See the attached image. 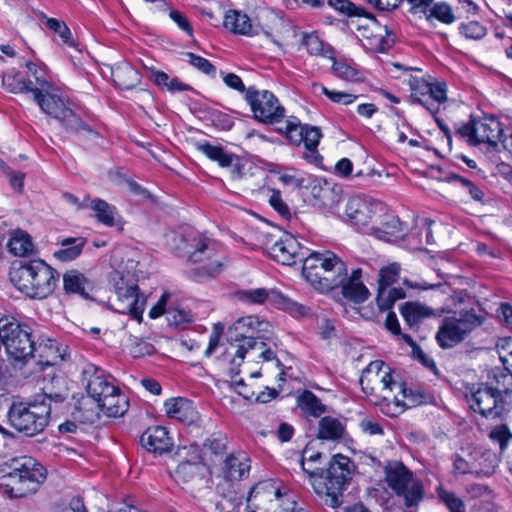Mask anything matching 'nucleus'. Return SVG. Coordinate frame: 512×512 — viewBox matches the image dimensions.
Segmentation results:
<instances>
[{"label":"nucleus","mask_w":512,"mask_h":512,"mask_svg":"<svg viewBox=\"0 0 512 512\" xmlns=\"http://www.w3.org/2000/svg\"><path fill=\"white\" fill-rule=\"evenodd\" d=\"M60 274L44 260H22L10 271V280L30 299H46L55 291Z\"/></svg>","instance_id":"nucleus-1"},{"label":"nucleus","mask_w":512,"mask_h":512,"mask_svg":"<svg viewBox=\"0 0 512 512\" xmlns=\"http://www.w3.org/2000/svg\"><path fill=\"white\" fill-rule=\"evenodd\" d=\"M67 393L43 394L33 401H13L7 412L9 425L16 431L32 437L44 431L49 423L51 401L56 403L66 399Z\"/></svg>","instance_id":"nucleus-2"},{"label":"nucleus","mask_w":512,"mask_h":512,"mask_svg":"<svg viewBox=\"0 0 512 512\" xmlns=\"http://www.w3.org/2000/svg\"><path fill=\"white\" fill-rule=\"evenodd\" d=\"M301 467L308 474L315 493L325 505L337 509L343 504V492L352 478L351 461L348 457L341 454L333 456L324 477L306 468L303 459Z\"/></svg>","instance_id":"nucleus-3"},{"label":"nucleus","mask_w":512,"mask_h":512,"mask_svg":"<svg viewBox=\"0 0 512 512\" xmlns=\"http://www.w3.org/2000/svg\"><path fill=\"white\" fill-rule=\"evenodd\" d=\"M174 242L175 249L186 256L188 262L196 265L191 270V276L195 281H205L220 274L222 263L216 258V248L212 240L203 235L188 232L176 235Z\"/></svg>","instance_id":"nucleus-4"},{"label":"nucleus","mask_w":512,"mask_h":512,"mask_svg":"<svg viewBox=\"0 0 512 512\" xmlns=\"http://www.w3.org/2000/svg\"><path fill=\"white\" fill-rule=\"evenodd\" d=\"M46 478L45 468L29 456L14 457L0 465V486L15 498L36 492Z\"/></svg>","instance_id":"nucleus-5"},{"label":"nucleus","mask_w":512,"mask_h":512,"mask_svg":"<svg viewBox=\"0 0 512 512\" xmlns=\"http://www.w3.org/2000/svg\"><path fill=\"white\" fill-rule=\"evenodd\" d=\"M302 274L318 291L327 292L339 287L346 264L334 252H312L303 257Z\"/></svg>","instance_id":"nucleus-6"},{"label":"nucleus","mask_w":512,"mask_h":512,"mask_svg":"<svg viewBox=\"0 0 512 512\" xmlns=\"http://www.w3.org/2000/svg\"><path fill=\"white\" fill-rule=\"evenodd\" d=\"M115 297L110 299L111 307L121 314H129L137 321L142 320L146 298L138 293L136 275L127 269H118L110 274Z\"/></svg>","instance_id":"nucleus-7"},{"label":"nucleus","mask_w":512,"mask_h":512,"mask_svg":"<svg viewBox=\"0 0 512 512\" xmlns=\"http://www.w3.org/2000/svg\"><path fill=\"white\" fill-rule=\"evenodd\" d=\"M37 83L40 85V88L34 90L33 98L44 113L58 120L68 131L74 133L85 131L93 137L99 136L96 131L86 125L81 118L73 112L68 102L60 95L54 91L45 89V86L50 87L46 81L37 77Z\"/></svg>","instance_id":"nucleus-8"},{"label":"nucleus","mask_w":512,"mask_h":512,"mask_svg":"<svg viewBox=\"0 0 512 512\" xmlns=\"http://www.w3.org/2000/svg\"><path fill=\"white\" fill-rule=\"evenodd\" d=\"M293 507V495L272 479L257 483L247 497L248 512H291Z\"/></svg>","instance_id":"nucleus-9"},{"label":"nucleus","mask_w":512,"mask_h":512,"mask_svg":"<svg viewBox=\"0 0 512 512\" xmlns=\"http://www.w3.org/2000/svg\"><path fill=\"white\" fill-rule=\"evenodd\" d=\"M0 343L15 360H24L34 354L35 341L30 328L14 317L0 318Z\"/></svg>","instance_id":"nucleus-10"},{"label":"nucleus","mask_w":512,"mask_h":512,"mask_svg":"<svg viewBox=\"0 0 512 512\" xmlns=\"http://www.w3.org/2000/svg\"><path fill=\"white\" fill-rule=\"evenodd\" d=\"M483 318L473 309L454 313L442 320L436 340L440 347L447 349L462 342L475 328L479 327Z\"/></svg>","instance_id":"nucleus-11"},{"label":"nucleus","mask_w":512,"mask_h":512,"mask_svg":"<svg viewBox=\"0 0 512 512\" xmlns=\"http://www.w3.org/2000/svg\"><path fill=\"white\" fill-rule=\"evenodd\" d=\"M245 99L251 107L254 118L265 124L279 123L285 116V108L275 95L268 90L249 87Z\"/></svg>","instance_id":"nucleus-12"},{"label":"nucleus","mask_w":512,"mask_h":512,"mask_svg":"<svg viewBox=\"0 0 512 512\" xmlns=\"http://www.w3.org/2000/svg\"><path fill=\"white\" fill-rule=\"evenodd\" d=\"M387 207L380 201L366 197L356 196L349 199L345 214L348 220L356 226H376Z\"/></svg>","instance_id":"nucleus-13"},{"label":"nucleus","mask_w":512,"mask_h":512,"mask_svg":"<svg viewBox=\"0 0 512 512\" xmlns=\"http://www.w3.org/2000/svg\"><path fill=\"white\" fill-rule=\"evenodd\" d=\"M384 362L381 360L372 361L363 371L359 379L362 390L367 395H376L387 400L388 394L393 390L396 382L393 380L390 371L382 373Z\"/></svg>","instance_id":"nucleus-14"},{"label":"nucleus","mask_w":512,"mask_h":512,"mask_svg":"<svg viewBox=\"0 0 512 512\" xmlns=\"http://www.w3.org/2000/svg\"><path fill=\"white\" fill-rule=\"evenodd\" d=\"M469 405L474 412L490 419L501 417L505 410V400L494 387V382L479 387L471 395Z\"/></svg>","instance_id":"nucleus-15"},{"label":"nucleus","mask_w":512,"mask_h":512,"mask_svg":"<svg viewBox=\"0 0 512 512\" xmlns=\"http://www.w3.org/2000/svg\"><path fill=\"white\" fill-rule=\"evenodd\" d=\"M238 296L240 300L248 304H263L269 302L278 308L286 309L300 315H305L308 311L307 307L292 301L274 289L257 288L242 290L238 292Z\"/></svg>","instance_id":"nucleus-16"},{"label":"nucleus","mask_w":512,"mask_h":512,"mask_svg":"<svg viewBox=\"0 0 512 512\" xmlns=\"http://www.w3.org/2000/svg\"><path fill=\"white\" fill-rule=\"evenodd\" d=\"M265 247L269 256L283 265H293L304 257L300 244L289 233H283L279 238L269 235Z\"/></svg>","instance_id":"nucleus-17"},{"label":"nucleus","mask_w":512,"mask_h":512,"mask_svg":"<svg viewBox=\"0 0 512 512\" xmlns=\"http://www.w3.org/2000/svg\"><path fill=\"white\" fill-rule=\"evenodd\" d=\"M83 381L86 382L87 396L95 402H100L110 393L119 391V388L109 380L105 372L94 366H89L83 371Z\"/></svg>","instance_id":"nucleus-18"},{"label":"nucleus","mask_w":512,"mask_h":512,"mask_svg":"<svg viewBox=\"0 0 512 512\" xmlns=\"http://www.w3.org/2000/svg\"><path fill=\"white\" fill-rule=\"evenodd\" d=\"M248 357L252 361H270L275 358V353L267 347V344L255 336H247L237 345L233 364L241 365L242 360Z\"/></svg>","instance_id":"nucleus-19"},{"label":"nucleus","mask_w":512,"mask_h":512,"mask_svg":"<svg viewBox=\"0 0 512 512\" xmlns=\"http://www.w3.org/2000/svg\"><path fill=\"white\" fill-rule=\"evenodd\" d=\"M361 278L362 269H353L350 276H348V269L346 268L343 281L339 285L342 288L343 296L354 303H362L370 295L368 288L363 284Z\"/></svg>","instance_id":"nucleus-20"},{"label":"nucleus","mask_w":512,"mask_h":512,"mask_svg":"<svg viewBox=\"0 0 512 512\" xmlns=\"http://www.w3.org/2000/svg\"><path fill=\"white\" fill-rule=\"evenodd\" d=\"M141 445L154 454L162 455L171 450L172 442L164 427H149L140 438Z\"/></svg>","instance_id":"nucleus-21"},{"label":"nucleus","mask_w":512,"mask_h":512,"mask_svg":"<svg viewBox=\"0 0 512 512\" xmlns=\"http://www.w3.org/2000/svg\"><path fill=\"white\" fill-rule=\"evenodd\" d=\"M250 462L248 455L242 451L227 456L223 465L224 481L233 483L247 478L251 468Z\"/></svg>","instance_id":"nucleus-22"},{"label":"nucleus","mask_w":512,"mask_h":512,"mask_svg":"<svg viewBox=\"0 0 512 512\" xmlns=\"http://www.w3.org/2000/svg\"><path fill=\"white\" fill-rule=\"evenodd\" d=\"M476 145L485 143L492 147L497 146L503 137L501 123L494 117H485L475 121Z\"/></svg>","instance_id":"nucleus-23"},{"label":"nucleus","mask_w":512,"mask_h":512,"mask_svg":"<svg viewBox=\"0 0 512 512\" xmlns=\"http://www.w3.org/2000/svg\"><path fill=\"white\" fill-rule=\"evenodd\" d=\"M166 414L169 418L183 423H193L197 419V411L193 403L182 397L171 398L164 403Z\"/></svg>","instance_id":"nucleus-24"},{"label":"nucleus","mask_w":512,"mask_h":512,"mask_svg":"<svg viewBox=\"0 0 512 512\" xmlns=\"http://www.w3.org/2000/svg\"><path fill=\"white\" fill-rule=\"evenodd\" d=\"M223 25L234 34L251 37L259 33L257 27L252 24L251 19L245 13L238 10L227 11Z\"/></svg>","instance_id":"nucleus-25"},{"label":"nucleus","mask_w":512,"mask_h":512,"mask_svg":"<svg viewBox=\"0 0 512 512\" xmlns=\"http://www.w3.org/2000/svg\"><path fill=\"white\" fill-rule=\"evenodd\" d=\"M385 481L388 487L395 491L403 485L416 478L412 471H410L401 461L392 460L388 461L384 467Z\"/></svg>","instance_id":"nucleus-26"},{"label":"nucleus","mask_w":512,"mask_h":512,"mask_svg":"<svg viewBox=\"0 0 512 512\" xmlns=\"http://www.w3.org/2000/svg\"><path fill=\"white\" fill-rule=\"evenodd\" d=\"M63 286L67 293L79 294L89 298L94 289L93 282L78 270H68L63 275Z\"/></svg>","instance_id":"nucleus-27"},{"label":"nucleus","mask_w":512,"mask_h":512,"mask_svg":"<svg viewBox=\"0 0 512 512\" xmlns=\"http://www.w3.org/2000/svg\"><path fill=\"white\" fill-rule=\"evenodd\" d=\"M393 492L402 505L407 509L418 507L425 494L424 486L417 478L410 480V482Z\"/></svg>","instance_id":"nucleus-28"},{"label":"nucleus","mask_w":512,"mask_h":512,"mask_svg":"<svg viewBox=\"0 0 512 512\" xmlns=\"http://www.w3.org/2000/svg\"><path fill=\"white\" fill-rule=\"evenodd\" d=\"M311 195L316 205L324 208H332L340 201V195L327 182L322 183L318 179L311 182Z\"/></svg>","instance_id":"nucleus-29"},{"label":"nucleus","mask_w":512,"mask_h":512,"mask_svg":"<svg viewBox=\"0 0 512 512\" xmlns=\"http://www.w3.org/2000/svg\"><path fill=\"white\" fill-rule=\"evenodd\" d=\"M203 471L202 457L195 451L190 460L182 461L174 471L177 482L188 483L198 477Z\"/></svg>","instance_id":"nucleus-30"},{"label":"nucleus","mask_w":512,"mask_h":512,"mask_svg":"<svg viewBox=\"0 0 512 512\" xmlns=\"http://www.w3.org/2000/svg\"><path fill=\"white\" fill-rule=\"evenodd\" d=\"M112 78L121 89H132L141 82L139 72L128 63H121L112 69Z\"/></svg>","instance_id":"nucleus-31"},{"label":"nucleus","mask_w":512,"mask_h":512,"mask_svg":"<svg viewBox=\"0 0 512 512\" xmlns=\"http://www.w3.org/2000/svg\"><path fill=\"white\" fill-rule=\"evenodd\" d=\"M74 420L86 424L94 423L99 419L100 409L98 403L91 397L85 396L77 401L74 411L72 412Z\"/></svg>","instance_id":"nucleus-32"},{"label":"nucleus","mask_w":512,"mask_h":512,"mask_svg":"<svg viewBox=\"0 0 512 512\" xmlns=\"http://www.w3.org/2000/svg\"><path fill=\"white\" fill-rule=\"evenodd\" d=\"M269 326L268 322L260 321L255 316L243 317L233 325V330L237 333L234 340L240 343L245 337L254 336V332L267 331Z\"/></svg>","instance_id":"nucleus-33"},{"label":"nucleus","mask_w":512,"mask_h":512,"mask_svg":"<svg viewBox=\"0 0 512 512\" xmlns=\"http://www.w3.org/2000/svg\"><path fill=\"white\" fill-rule=\"evenodd\" d=\"M100 412L102 411L108 417H121L128 410V400L121 394V391L110 393L102 401L97 402Z\"/></svg>","instance_id":"nucleus-34"},{"label":"nucleus","mask_w":512,"mask_h":512,"mask_svg":"<svg viewBox=\"0 0 512 512\" xmlns=\"http://www.w3.org/2000/svg\"><path fill=\"white\" fill-rule=\"evenodd\" d=\"M345 425L337 418L322 417L318 425L317 437L323 440L337 441L344 437Z\"/></svg>","instance_id":"nucleus-35"},{"label":"nucleus","mask_w":512,"mask_h":512,"mask_svg":"<svg viewBox=\"0 0 512 512\" xmlns=\"http://www.w3.org/2000/svg\"><path fill=\"white\" fill-rule=\"evenodd\" d=\"M430 84L431 82L425 80L424 78L411 77L409 79V87L413 101L421 104L429 112L437 113L438 107L433 103H429L428 99H426L430 91Z\"/></svg>","instance_id":"nucleus-36"},{"label":"nucleus","mask_w":512,"mask_h":512,"mask_svg":"<svg viewBox=\"0 0 512 512\" xmlns=\"http://www.w3.org/2000/svg\"><path fill=\"white\" fill-rule=\"evenodd\" d=\"M401 314L405 322L412 328L424 319L433 316L434 312L431 308L419 302H406L401 307Z\"/></svg>","instance_id":"nucleus-37"},{"label":"nucleus","mask_w":512,"mask_h":512,"mask_svg":"<svg viewBox=\"0 0 512 512\" xmlns=\"http://www.w3.org/2000/svg\"><path fill=\"white\" fill-rule=\"evenodd\" d=\"M34 353L48 365H54L63 359L57 341L49 338H40L38 343L35 342Z\"/></svg>","instance_id":"nucleus-38"},{"label":"nucleus","mask_w":512,"mask_h":512,"mask_svg":"<svg viewBox=\"0 0 512 512\" xmlns=\"http://www.w3.org/2000/svg\"><path fill=\"white\" fill-rule=\"evenodd\" d=\"M321 137L322 134L318 127L305 125L302 143L305 146L306 152L303 157L310 163H316L321 158L317 151Z\"/></svg>","instance_id":"nucleus-39"},{"label":"nucleus","mask_w":512,"mask_h":512,"mask_svg":"<svg viewBox=\"0 0 512 512\" xmlns=\"http://www.w3.org/2000/svg\"><path fill=\"white\" fill-rule=\"evenodd\" d=\"M479 454V449H474L467 452V457L459 454L454 456L453 467L457 474H480L486 472L481 464L477 463L476 456Z\"/></svg>","instance_id":"nucleus-40"},{"label":"nucleus","mask_w":512,"mask_h":512,"mask_svg":"<svg viewBox=\"0 0 512 512\" xmlns=\"http://www.w3.org/2000/svg\"><path fill=\"white\" fill-rule=\"evenodd\" d=\"M196 148L221 167H228L235 160L234 154L228 153L221 146L212 145L208 141L197 142Z\"/></svg>","instance_id":"nucleus-41"},{"label":"nucleus","mask_w":512,"mask_h":512,"mask_svg":"<svg viewBox=\"0 0 512 512\" xmlns=\"http://www.w3.org/2000/svg\"><path fill=\"white\" fill-rule=\"evenodd\" d=\"M85 240L81 237L66 238L61 241V248L54 252V257L61 262L76 259L82 252Z\"/></svg>","instance_id":"nucleus-42"},{"label":"nucleus","mask_w":512,"mask_h":512,"mask_svg":"<svg viewBox=\"0 0 512 512\" xmlns=\"http://www.w3.org/2000/svg\"><path fill=\"white\" fill-rule=\"evenodd\" d=\"M2 83L12 93L31 92L34 95V90H36L30 80H27L21 72L15 70L4 73Z\"/></svg>","instance_id":"nucleus-43"},{"label":"nucleus","mask_w":512,"mask_h":512,"mask_svg":"<svg viewBox=\"0 0 512 512\" xmlns=\"http://www.w3.org/2000/svg\"><path fill=\"white\" fill-rule=\"evenodd\" d=\"M298 407L307 415L320 417L326 411V406L311 391H303L297 398Z\"/></svg>","instance_id":"nucleus-44"},{"label":"nucleus","mask_w":512,"mask_h":512,"mask_svg":"<svg viewBox=\"0 0 512 512\" xmlns=\"http://www.w3.org/2000/svg\"><path fill=\"white\" fill-rule=\"evenodd\" d=\"M89 206L95 212V217L100 223L109 227L116 225L118 213L114 206L102 199L91 200Z\"/></svg>","instance_id":"nucleus-45"},{"label":"nucleus","mask_w":512,"mask_h":512,"mask_svg":"<svg viewBox=\"0 0 512 512\" xmlns=\"http://www.w3.org/2000/svg\"><path fill=\"white\" fill-rule=\"evenodd\" d=\"M405 297L406 293L402 288L378 287L376 302L379 310L383 312L389 310L397 300Z\"/></svg>","instance_id":"nucleus-46"},{"label":"nucleus","mask_w":512,"mask_h":512,"mask_svg":"<svg viewBox=\"0 0 512 512\" xmlns=\"http://www.w3.org/2000/svg\"><path fill=\"white\" fill-rule=\"evenodd\" d=\"M8 248L15 256L25 257L33 252L34 245L28 234L17 231L9 240Z\"/></svg>","instance_id":"nucleus-47"},{"label":"nucleus","mask_w":512,"mask_h":512,"mask_svg":"<svg viewBox=\"0 0 512 512\" xmlns=\"http://www.w3.org/2000/svg\"><path fill=\"white\" fill-rule=\"evenodd\" d=\"M277 131L285 134L291 144L300 145L303 141L305 125H302L298 118L291 116L277 128Z\"/></svg>","instance_id":"nucleus-48"},{"label":"nucleus","mask_w":512,"mask_h":512,"mask_svg":"<svg viewBox=\"0 0 512 512\" xmlns=\"http://www.w3.org/2000/svg\"><path fill=\"white\" fill-rule=\"evenodd\" d=\"M40 18L48 29H50L52 32H54L60 37L63 44L70 47L75 46V41L72 37V33L64 21L57 18L47 17L43 13L41 14Z\"/></svg>","instance_id":"nucleus-49"},{"label":"nucleus","mask_w":512,"mask_h":512,"mask_svg":"<svg viewBox=\"0 0 512 512\" xmlns=\"http://www.w3.org/2000/svg\"><path fill=\"white\" fill-rule=\"evenodd\" d=\"M333 73L340 79L351 82L362 80L361 72L346 60H334L332 65Z\"/></svg>","instance_id":"nucleus-50"},{"label":"nucleus","mask_w":512,"mask_h":512,"mask_svg":"<svg viewBox=\"0 0 512 512\" xmlns=\"http://www.w3.org/2000/svg\"><path fill=\"white\" fill-rule=\"evenodd\" d=\"M217 492L220 501H227L234 506L241 507L244 494L239 491L238 487L228 481H223L217 485Z\"/></svg>","instance_id":"nucleus-51"},{"label":"nucleus","mask_w":512,"mask_h":512,"mask_svg":"<svg viewBox=\"0 0 512 512\" xmlns=\"http://www.w3.org/2000/svg\"><path fill=\"white\" fill-rule=\"evenodd\" d=\"M433 18L448 25L455 21V16L451 6L445 2L435 3L429 8L426 14V19L427 21H431Z\"/></svg>","instance_id":"nucleus-52"},{"label":"nucleus","mask_w":512,"mask_h":512,"mask_svg":"<svg viewBox=\"0 0 512 512\" xmlns=\"http://www.w3.org/2000/svg\"><path fill=\"white\" fill-rule=\"evenodd\" d=\"M488 437L494 443L499 444L500 449L503 451L512 440V433L506 423H500L490 428Z\"/></svg>","instance_id":"nucleus-53"},{"label":"nucleus","mask_w":512,"mask_h":512,"mask_svg":"<svg viewBox=\"0 0 512 512\" xmlns=\"http://www.w3.org/2000/svg\"><path fill=\"white\" fill-rule=\"evenodd\" d=\"M385 212H387V210ZM377 225H380L385 233L395 237H399L400 234L404 232L403 223L399 218L394 215H388L387 213H384L381 218H378L376 226Z\"/></svg>","instance_id":"nucleus-54"},{"label":"nucleus","mask_w":512,"mask_h":512,"mask_svg":"<svg viewBox=\"0 0 512 512\" xmlns=\"http://www.w3.org/2000/svg\"><path fill=\"white\" fill-rule=\"evenodd\" d=\"M394 387L400 389L403 398L406 399L408 408L415 407L426 402L425 394L419 390H413L411 388L406 387L403 383L397 382L396 385H393V388Z\"/></svg>","instance_id":"nucleus-55"},{"label":"nucleus","mask_w":512,"mask_h":512,"mask_svg":"<svg viewBox=\"0 0 512 512\" xmlns=\"http://www.w3.org/2000/svg\"><path fill=\"white\" fill-rule=\"evenodd\" d=\"M400 273V265L398 263H391L388 266L381 268L379 272L378 287H391V285L398 279Z\"/></svg>","instance_id":"nucleus-56"},{"label":"nucleus","mask_w":512,"mask_h":512,"mask_svg":"<svg viewBox=\"0 0 512 512\" xmlns=\"http://www.w3.org/2000/svg\"><path fill=\"white\" fill-rule=\"evenodd\" d=\"M438 496L450 512H466L464 502L454 492L441 489Z\"/></svg>","instance_id":"nucleus-57"},{"label":"nucleus","mask_w":512,"mask_h":512,"mask_svg":"<svg viewBox=\"0 0 512 512\" xmlns=\"http://www.w3.org/2000/svg\"><path fill=\"white\" fill-rule=\"evenodd\" d=\"M313 86L315 88H319L321 92L334 103L349 105L357 99L356 95L342 91L330 90L323 85L313 84Z\"/></svg>","instance_id":"nucleus-58"},{"label":"nucleus","mask_w":512,"mask_h":512,"mask_svg":"<svg viewBox=\"0 0 512 512\" xmlns=\"http://www.w3.org/2000/svg\"><path fill=\"white\" fill-rule=\"evenodd\" d=\"M429 103H433L439 108V105L447 100V85L445 82H431L430 91L427 95Z\"/></svg>","instance_id":"nucleus-59"},{"label":"nucleus","mask_w":512,"mask_h":512,"mask_svg":"<svg viewBox=\"0 0 512 512\" xmlns=\"http://www.w3.org/2000/svg\"><path fill=\"white\" fill-rule=\"evenodd\" d=\"M460 33L468 39L479 40L486 34V28L477 21L461 24Z\"/></svg>","instance_id":"nucleus-60"},{"label":"nucleus","mask_w":512,"mask_h":512,"mask_svg":"<svg viewBox=\"0 0 512 512\" xmlns=\"http://www.w3.org/2000/svg\"><path fill=\"white\" fill-rule=\"evenodd\" d=\"M154 352L155 348L151 343L137 337L131 339L130 354L133 357L139 358L146 355H152Z\"/></svg>","instance_id":"nucleus-61"},{"label":"nucleus","mask_w":512,"mask_h":512,"mask_svg":"<svg viewBox=\"0 0 512 512\" xmlns=\"http://www.w3.org/2000/svg\"><path fill=\"white\" fill-rule=\"evenodd\" d=\"M185 56L187 57V61L189 64H191L193 67L197 68L199 71L207 74L212 75L215 74L216 68L214 65H212L207 59L198 56L192 52L185 53Z\"/></svg>","instance_id":"nucleus-62"},{"label":"nucleus","mask_w":512,"mask_h":512,"mask_svg":"<svg viewBox=\"0 0 512 512\" xmlns=\"http://www.w3.org/2000/svg\"><path fill=\"white\" fill-rule=\"evenodd\" d=\"M228 439L223 434H213L205 442L204 446L215 455L225 452L227 448Z\"/></svg>","instance_id":"nucleus-63"},{"label":"nucleus","mask_w":512,"mask_h":512,"mask_svg":"<svg viewBox=\"0 0 512 512\" xmlns=\"http://www.w3.org/2000/svg\"><path fill=\"white\" fill-rule=\"evenodd\" d=\"M494 387L503 397L512 395V373L501 372L495 376Z\"/></svg>","instance_id":"nucleus-64"}]
</instances>
